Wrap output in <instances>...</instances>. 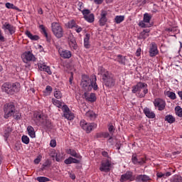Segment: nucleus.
<instances>
[{
    "label": "nucleus",
    "mask_w": 182,
    "mask_h": 182,
    "mask_svg": "<svg viewBox=\"0 0 182 182\" xmlns=\"http://www.w3.org/2000/svg\"><path fill=\"white\" fill-rule=\"evenodd\" d=\"M96 76L94 75L92 79L87 75H83L81 80V86L86 92H90L92 89L97 90V84L96 83Z\"/></svg>",
    "instance_id": "f257e3e1"
},
{
    "label": "nucleus",
    "mask_w": 182,
    "mask_h": 182,
    "mask_svg": "<svg viewBox=\"0 0 182 182\" xmlns=\"http://www.w3.org/2000/svg\"><path fill=\"white\" fill-rule=\"evenodd\" d=\"M4 119H9V117H14L16 120L21 119V113L16 111L15 105L12 102L7 103L4 107Z\"/></svg>",
    "instance_id": "f03ea898"
},
{
    "label": "nucleus",
    "mask_w": 182,
    "mask_h": 182,
    "mask_svg": "<svg viewBox=\"0 0 182 182\" xmlns=\"http://www.w3.org/2000/svg\"><path fill=\"white\" fill-rule=\"evenodd\" d=\"M1 90L7 95H15V93H18L21 90V84L19 82H5L1 86Z\"/></svg>",
    "instance_id": "7ed1b4c3"
},
{
    "label": "nucleus",
    "mask_w": 182,
    "mask_h": 182,
    "mask_svg": "<svg viewBox=\"0 0 182 182\" xmlns=\"http://www.w3.org/2000/svg\"><path fill=\"white\" fill-rule=\"evenodd\" d=\"M33 120L36 126H43V127H48L49 126V120L43 114L36 112L33 113Z\"/></svg>",
    "instance_id": "20e7f679"
},
{
    "label": "nucleus",
    "mask_w": 182,
    "mask_h": 182,
    "mask_svg": "<svg viewBox=\"0 0 182 182\" xmlns=\"http://www.w3.org/2000/svg\"><path fill=\"white\" fill-rule=\"evenodd\" d=\"M148 85L145 82H139L136 85H134L132 87V93H139V97H144L146 95L149 93V89H147ZM141 90H143V93L140 94V92H141Z\"/></svg>",
    "instance_id": "39448f33"
},
{
    "label": "nucleus",
    "mask_w": 182,
    "mask_h": 182,
    "mask_svg": "<svg viewBox=\"0 0 182 182\" xmlns=\"http://www.w3.org/2000/svg\"><path fill=\"white\" fill-rule=\"evenodd\" d=\"M51 29L53 35L55 36V38H58V39H60V38L63 37V27H62L60 23L58 22L52 23Z\"/></svg>",
    "instance_id": "423d86ee"
},
{
    "label": "nucleus",
    "mask_w": 182,
    "mask_h": 182,
    "mask_svg": "<svg viewBox=\"0 0 182 182\" xmlns=\"http://www.w3.org/2000/svg\"><path fill=\"white\" fill-rule=\"evenodd\" d=\"M80 125L86 132V133H90L92 130H95L97 127L96 123H87L85 120L82 119L80 122Z\"/></svg>",
    "instance_id": "0eeeda50"
},
{
    "label": "nucleus",
    "mask_w": 182,
    "mask_h": 182,
    "mask_svg": "<svg viewBox=\"0 0 182 182\" xmlns=\"http://www.w3.org/2000/svg\"><path fill=\"white\" fill-rule=\"evenodd\" d=\"M1 29H3L4 33H9V35H14L16 32V27L11 24L9 22H5L2 24Z\"/></svg>",
    "instance_id": "6e6552de"
},
{
    "label": "nucleus",
    "mask_w": 182,
    "mask_h": 182,
    "mask_svg": "<svg viewBox=\"0 0 182 182\" xmlns=\"http://www.w3.org/2000/svg\"><path fill=\"white\" fill-rule=\"evenodd\" d=\"M61 109L65 119H67V120H73V119H75V114L70 111L68 105H64Z\"/></svg>",
    "instance_id": "1a4fd4ad"
},
{
    "label": "nucleus",
    "mask_w": 182,
    "mask_h": 182,
    "mask_svg": "<svg viewBox=\"0 0 182 182\" xmlns=\"http://www.w3.org/2000/svg\"><path fill=\"white\" fill-rule=\"evenodd\" d=\"M102 79L103 80V83H105V86H107L108 87H112V86H114V83H116V80L110 73L105 75Z\"/></svg>",
    "instance_id": "9d476101"
},
{
    "label": "nucleus",
    "mask_w": 182,
    "mask_h": 182,
    "mask_svg": "<svg viewBox=\"0 0 182 182\" xmlns=\"http://www.w3.org/2000/svg\"><path fill=\"white\" fill-rule=\"evenodd\" d=\"M153 103L155 109H158L160 112L166 109V101L161 98H156Z\"/></svg>",
    "instance_id": "9b49d317"
},
{
    "label": "nucleus",
    "mask_w": 182,
    "mask_h": 182,
    "mask_svg": "<svg viewBox=\"0 0 182 182\" xmlns=\"http://www.w3.org/2000/svg\"><path fill=\"white\" fill-rule=\"evenodd\" d=\"M21 58L23 59V62L24 63H28V62H35L36 60V58L31 51H26L21 55Z\"/></svg>",
    "instance_id": "f8f14e48"
},
{
    "label": "nucleus",
    "mask_w": 182,
    "mask_h": 182,
    "mask_svg": "<svg viewBox=\"0 0 182 182\" xmlns=\"http://www.w3.org/2000/svg\"><path fill=\"white\" fill-rule=\"evenodd\" d=\"M112 167V161L106 159L102 161L101 165L100 166V170L104 171L105 173H109L110 171V168Z\"/></svg>",
    "instance_id": "ddd939ff"
},
{
    "label": "nucleus",
    "mask_w": 182,
    "mask_h": 182,
    "mask_svg": "<svg viewBox=\"0 0 182 182\" xmlns=\"http://www.w3.org/2000/svg\"><path fill=\"white\" fill-rule=\"evenodd\" d=\"M135 178L133 176V172L127 171L125 173L121 176L119 181L124 182V181H134Z\"/></svg>",
    "instance_id": "4468645a"
},
{
    "label": "nucleus",
    "mask_w": 182,
    "mask_h": 182,
    "mask_svg": "<svg viewBox=\"0 0 182 182\" xmlns=\"http://www.w3.org/2000/svg\"><path fill=\"white\" fill-rule=\"evenodd\" d=\"M58 53L60 58H63V59H70V58H72V52L68 50L59 48Z\"/></svg>",
    "instance_id": "2eb2a0df"
},
{
    "label": "nucleus",
    "mask_w": 182,
    "mask_h": 182,
    "mask_svg": "<svg viewBox=\"0 0 182 182\" xmlns=\"http://www.w3.org/2000/svg\"><path fill=\"white\" fill-rule=\"evenodd\" d=\"M150 21H151V16L146 13L144 14L143 21L139 22V26H141V28H149V26H147L146 23H150Z\"/></svg>",
    "instance_id": "dca6fc26"
},
{
    "label": "nucleus",
    "mask_w": 182,
    "mask_h": 182,
    "mask_svg": "<svg viewBox=\"0 0 182 182\" xmlns=\"http://www.w3.org/2000/svg\"><path fill=\"white\" fill-rule=\"evenodd\" d=\"M151 180V178L146 174L136 175L135 177L136 182H150Z\"/></svg>",
    "instance_id": "f3484780"
},
{
    "label": "nucleus",
    "mask_w": 182,
    "mask_h": 182,
    "mask_svg": "<svg viewBox=\"0 0 182 182\" xmlns=\"http://www.w3.org/2000/svg\"><path fill=\"white\" fill-rule=\"evenodd\" d=\"M149 56L154 58L159 55V49H157V45L155 43H152L149 48Z\"/></svg>",
    "instance_id": "a211bd4d"
},
{
    "label": "nucleus",
    "mask_w": 182,
    "mask_h": 182,
    "mask_svg": "<svg viewBox=\"0 0 182 182\" xmlns=\"http://www.w3.org/2000/svg\"><path fill=\"white\" fill-rule=\"evenodd\" d=\"M38 66L39 70H41L43 72H46L48 75H52L50 67L45 65V63H38Z\"/></svg>",
    "instance_id": "6ab92c4d"
},
{
    "label": "nucleus",
    "mask_w": 182,
    "mask_h": 182,
    "mask_svg": "<svg viewBox=\"0 0 182 182\" xmlns=\"http://www.w3.org/2000/svg\"><path fill=\"white\" fill-rule=\"evenodd\" d=\"M68 39L70 48H71V49H74V50H76V49H77V43H76V39L75 38V37L71 35L70 36Z\"/></svg>",
    "instance_id": "aec40b11"
},
{
    "label": "nucleus",
    "mask_w": 182,
    "mask_h": 182,
    "mask_svg": "<svg viewBox=\"0 0 182 182\" xmlns=\"http://www.w3.org/2000/svg\"><path fill=\"white\" fill-rule=\"evenodd\" d=\"M106 16H107V12L102 11L101 18L99 21L100 26H105L106 25V22H107V18Z\"/></svg>",
    "instance_id": "412c9836"
},
{
    "label": "nucleus",
    "mask_w": 182,
    "mask_h": 182,
    "mask_svg": "<svg viewBox=\"0 0 182 182\" xmlns=\"http://www.w3.org/2000/svg\"><path fill=\"white\" fill-rule=\"evenodd\" d=\"M144 113L149 119H154V117H156V114H154V112L151 111V109L148 107H145L144 109Z\"/></svg>",
    "instance_id": "4be33fe9"
},
{
    "label": "nucleus",
    "mask_w": 182,
    "mask_h": 182,
    "mask_svg": "<svg viewBox=\"0 0 182 182\" xmlns=\"http://www.w3.org/2000/svg\"><path fill=\"white\" fill-rule=\"evenodd\" d=\"M25 35L28 37L31 41H39V36L33 35L32 33H31L29 31H25Z\"/></svg>",
    "instance_id": "5701e85b"
},
{
    "label": "nucleus",
    "mask_w": 182,
    "mask_h": 182,
    "mask_svg": "<svg viewBox=\"0 0 182 182\" xmlns=\"http://www.w3.org/2000/svg\"><path fill=\"white\" fill-rule=\"evenodd\" d=\"M67 153L73 157H75V159H82V156H80L79 154H77L76 151L74 149H70L67 151Z\"/></svg>",
    "instance_id": "b1692460"
},
{
    "label": "nucleus",
    "mask_w": 182,
    "mask_h": 182,
    "mask_svg": "<svg viewBox=\"0 0 182 182\" xmlns=\"http://www.w3.org/2000/svg\"><path fill=\"white\" fill-rule=\"evenodd\" d=\"M170 176H171V172H166L165 173L163 172L156 173L157 178H167V177H170Z\"/></svg>",
    "instance_id": "393cba45"
},
{
    "label": "nucleus",
    "mask_w": 182,
    "mask_h": 182,
    "mask_svg": "<svg viewBox=\"0 0 182 182\" xmlns=\"http://www.w3.org/2000/svg\"><path fill=\"white\" fill-rule=\"evenodd\" d=\"M27 132L30 137H31V139H35V137H36V135L35 134V129L33 128V127L28 126L27 127Z\"/></svg>",
    "instance_id": "a878e982"
},
{
    "label": "nucleus",
    "mask_w": 182,
    "mask_h": 182,
    "mask_svg": "<svg viewBox=\"0 0 182 182\" xmlns=\"http://www.w3.org/2000/svg\"><path fill=\"white\" fill-rule=\"evenodd\" d=\"M89 41H90V34L87 33L85 35V38H84V46L86 48V49H89V48H90V43Z\"/></svg>",
    "instance_id": "bb28decb"
},
{
    "label": "nucleus",
    "mask_w": 182,
    "mask_h": 182,
    "mask_svg": "<svg viewBox=\"0 0 182 182\" xmlns=\"http://www.w3.org/2000/svg\"><path fill=\"white\" fill-rule=\"evenodd\" d=\"M165 96H167V97H169L171 100H176L177 99V96L176 95V93L171 91H166L164 92Z\"/></svg>",
    "instance_id": "cd10ccee"
},
{
    "label": "nucleus",
    "mask_w": 182,
    "mask_h": 182,
    "mask_svg": "<svg viewBox=\"0 0 182 182\" xmlns=\"http://www.w3.org/2000/svg\"><path fill=\"white\" fill-rule=\"evenodd\" d=\"M109 71H107L106 69L103 68V67H99L98 68V75H102V79L105 77V75H109Z\"/></svg>",
    "instance_id": "c85d7f7f"
},
{
    "label": "nucleus",
    "mask_w": 182,
    "mask_h": 182,
    "mask_svg": "<svg viewBox=\"0 0 182 182\" xmlns=\"http://www.w3.org/2000/svg\"><path fill=\"white\" fill-rule=\"evenodd\" d=\"M63 160H65V155L63 153L58 152L55 155V161L60 163Z\"/></svg>",
    "instance_id": "c756f323"
},
{
    "label": "nucleus",
    "mask_w": 182,
    "mask_h": 182,
    "mask_svg": "<svg viewBox=\"0 0 182 182\" xmlns=\"http://www.w3.org/2000/svg\"><path fill=\"white\" fill-rule=\"evenodd\" d=\"M150 33V30L146 29L144 30L139 35V37L141 39H146V38H149V33Z\"/></svg>",
    "instance_id": "7c9ffc66"
},
{
    "label": "nucleus",
    "mask_w": 182,
    "mask_h": 182,
    "mask_svg": "<svg viewBox=\"0 0 182 182\" xmlns=\"http://www.w3.org/2000/svg\"><path fill=\"white\" fill-rule=\"evenodd\" d=\"M11 133H12V128L7 127L4 131V137L6 141L8 140L9 136H11Z\"/></svg>",
    "instance_id": "2f4dec72"
},
{
    "label": "nucleus",
    "mask_w": 182,
    "mask_h": 182,
    "mask_svg": "<svg viewBox=\"0 0 182 182\" xmlns=\"http://www.w3.org/2000/svg\"><path fill=\"white\" fill-rule=\"evenodd\" d=\"M166 122H168V123H170V124L174 123L176 122V118L173 117L171 114H168L165 117Z\"/></svg>",
    "instance_id": "473e14b6"
},
{
    "label": "nucleus",
    "mask_w": 182,
    "mask_h": 182,
    "mask_svg": "<svg viewBox=\"0 0 182 182\" xmlns=\"http://www.w3.org/2000/svg\"><path fill=\"white\" fill-rule=\"evenodd\" d=\"M115 60H117L121 65H126V57H122V55H118Z\"/></svg>",
    "instance_id": "72a5a7b5"
},
{
    "label": "nucleus",
    "mask_w": 182,
    "mask_h": 182,
    "mask_svg": "<svg viewBox=\"0 0 182 182\" xmlns=\"http://www.w3.org/2000/svg\"><path fill=\"white\" fill-rule=\"evenodd\" d=\"M84 18L85 19V21L90 22V23H92V22H95V15H93V14H88V16H85Z\"/></svg>",
    "instance_id": "f704fd0d"
},
{
    "label": "nucleus",
    "mask_w": 182,
    "mask_h": 182,
    "mask_svg": "<svg viewBox=\"0 0 182 182\" xmlns=\"http://www.w3.org/2000/svg\"><path fill=\"white\" fill-rule=\"evenodd\" d=\"M52 87L50 85H47L46 90L43 91L45 96H49L52 93Z\"/></svg>",
    "instance_id": "c9c22d12"
},
{
    "label": "nucleus",
    "mask_w": 182,
    "mask_h": 182,
    "mask_svg": "<svg viewBox=\"0 0 182 182\" xmlns=\"http://www.w3.org/2000/svg\"><path fill=\"white\" fill-rule=\"evenodd\" d=\"M51 102H52L53 105H54V106H56V107H58V108L62 107V105H63L62 102H60L55 98H53L51 100Z\"/></svg>",
    "instance_id": "e433bc0d"
},
{
    "label": "nucleus",
    "mask_w": 182,
    "mask_h": 182,
    "mask_svg": "<svg viewBox=\"0 0 182 182\" xmlns=\"http://www.w3.org/2000/svg\"><path fill=\"white\" fill-rule=\"evenodd\" d=\"M175 113L178 117H182V108L180 106L175 107Z\"/></svg>",
    "instance_id": "4c0bfd02"
},
{
    "label": "nucleus",
    "mask_w": 182,
    "mask_h": 182,
    "mask_svg": "<svg viewBox=\"0 0 182 182\" xmlns=\"http://www.w3.org/2000/svg\"><path fill=\"white\" fill-rule=\"evenodd\" d=\"M85 115L87 117H90L91 120H95V118L96 117V114H95L93 111L87 112Z\"/></svg>",
    "instance_id": "58836bf2"
},
{
    "label": "nucleus",
    "mask_w": 182,
    "mask_h": 182,
    "mask_svg": "<svg viewBox=\"0 0 182 182\" xmlns=\"http://www.w3.org/2000/svg\"><path fill=\"white\" fill-rule=\"evenodd\" d=\"M124 21V16H116L114 18V22L117 23H122Z\"/></svg>",
    "instance_id": "ea45409f"
},
{
    "label": "nucleus",
    "mask_w": 182,
    "mask_h": 182,
    "mask_svg": "<svg viewBox=\"0 0 182 182\" xmlns=\"http://www.w3.org/2000/svg\"><path fill=\"white\" fill-rule=\"evenodd\" d=\"M77 24L76 23V21L75 20H71L68 21V27L69 29H73V28H75Z\"/></svg>",
    "instance_id": "a19ab883"
},
{
    "label": "nucleus",
    "mask_w": 182,
    "mask_h": 182,
    "mask_svg": "<svg viewBox=\"0 0 182 182\" xmlns=\"http://www.w3.org/2000/svg\"><path fill=\"white\" fill-rule=\"evenodd\" d=\"M171 182H182V177L178 175H175L171 179Z\"/></svg>",
    "instance_id": "79ce46f5"
},
{
    "label": "nucleus",
    "mask_w": 182,
    "mask_h": 182,
    "mask_svg": "<svg viewBox=\"0 0 182 182\" xmlns=\"http://www.w3.org/2000/svg\"><path fill=\"white\" fill-rule=\"evenodd\" d=\"M89 102H96V95L95 93H91L87 97Z\"/></svg>",
    "instance_id": "37998d69"
},
{
    "label": "nucleus",
    "mask_w": 182,
    "mask_h": 182,
    "mask_svg": "<svg viewBox=\"0 0 182 182\" xmlns=\"http://www.w3.org/2000/svg\"><path fill=\"white\" fill-rule=\"evenodd\" d=\"M54 97H55V99H60L63 97L62 92L60 90L55 89L54 91Z\"/></svg>",
    "instance_id": "c03bdc74"
},
{
    "label": "nucleus",
    "mask_w": 182,
    "mask_h": 182,
    "mask_svg": "<svg viewBox=\"0 0 182 182\" xmlns=\"http://www.w3.org/2000/svg\"><path fill=\"white\" fill-rule=\"evenodd\" d=\"M21 141L24 143V144H29V137L26 135H23L21 137Z\"/></svg>",
    "instance_id": "a18cd8bd"
},
{
    "label": "nucleus",
    "mask_w": 182,
    "mask_h": 182,
    "mask_svg": "<svg viewBox=\"0 0 182 182\" xmlns=\"http://www.w3.org/2000/svg\"><path fill=\"white\" fill-rule=\"evenodd\" d=\"M37 181L39 182H48L49 181V178L45 177V176H39L37 177Z\"/></svg>",
    "instance_id": "49530a36"
},
{
    "label": "nucleus",
    "mask_w": 182,
    "mask_h": 182,
    "mask_svg": "<svg viewBox=\"0 0 182 182\" xmlns=\"http://www.w3.org/2000/svg\"><path fill=\"white\" fill-rule=\"evenodd\" d=\"M39 28H40V29H41V31H43V33H44V36H46V38H48V33L46 32V29L45 28V26L40 25Z\"/></svg>",
    "instance_id": "de8ad7c7"
},
{
    "label": "nucleus",
    "mask_w": 182,
    "mask_h": 182,
    "mask_svg": "<svg viewBox=\"0 0 182 182\" xmlns=\"http://www.w3.org/2000/svg\"><path fill=\"white\" fill-rule=\"evenodd\" d=\"M75 32H77V33H80V32H82L83 31V28H82L81 26H75Z\"/></svg>",
    "instance_id": "09e8293b"
},
{
    "label": "nucleus",
    "mask_w": 182,
    "mask_h": 182,
    "mask_svg": "<svg viewBox=\"0 0 182 182\" xmlns=\"http://www.w3.org/2000/svg\"><path fill=\"white\" fill-rule=\"evenodd\" d=\"M144 163H146V157H141L138 159V164L141 166L142 164H144Z\"/></svg>",
    "instance_id": "8fccbe9b"
},
{
    "label": "nucleus",
    "mask_w": 182,
    "mask_h": 182,
    "mask_svg": "<svg viewBox=\"0 0 182 182\" xmlns=\"http://www.w3.org/2000/svg\"><path fill=\"white\" fill-rule=\"evenodd\" d=\"M132 163H134V164H138L139 159H137V156H136V155L132 156Z\"/></svg>",
    "instance_id": "3c124183"
},
{
    "label": "nucleus",
    "mask_w": 182,
    "mask_h": 182,
    "mask_svg": "<svg viewBox=\"0 0 182 182\" xmlns=\"http://www.w3.org/2000/svg\"><path fill=\"white\" fill-rule=\"evenodd\" d=\"M21 144L18 142L14 144V150H16V151H19V150H21Z\"/></svg>",
    "instance_id": "603ef678"
},
{
    "label": "nucleus",
    "mask_w": 182,
    "mask_h": 182,
    "mask_svg": "<svg viewBox=\"0 0 182 182\" xmlns=\"http://www.w3.org/2000/svg\"><path fill=\"white\" fill-rule=\"evenodd\" d=\"M65 164H72V157L70 156L64 161Z\"/></svg>",
    "instance_id": "864d4df0"
},
{
    "label": "nucleus",
    "mask_w": 182,
    "mask_h": 182,
    "mask_svg": "<svg viewBox=\"0 0 182 182\" xmlns=\"http://www.w3.org/2000/svg\"><path fill=\"white\" fill-rule=\"evenodd\" d=\"M14 6H15L14 5V4H11V3H6V7H7L8 9H14Z\"/></svg>",
    "instance_id": "5fc2aeb1"
},
{
    "label": "nucleus",
    "mask_w": 182,
    "mask_h": 182,
    "mask_svg": "<svg viewBox=\"0 0 182 182\" xmlns=\"http://www.w3.org/2000/svg\"><path fill=\"white\" fill-rule=\"evenodd\" d=\"M41 159H42V156H38V157L34 160V164H39V163H41Z\"/></svg>",
    "instance_id": "6e6d98bb"
},
{
    "label": "nucleus",
    "mask_w": 182,
    "mask_h": 182,
    "mask_svg": "<svg viewBox=\"0 0 182 182\" xmlns=\"http://www.w3.org/2000/svg\"><path fill=\"white\" fill-rule=\"evenodd\" d=\"M0 42H5V37L2 34V30L0 29Z\"/></svg>",
    "instance_id": "4d7b16f0"
},
{
    "label": "nucleus",
    "mask_w": 182,
    "mask_h": 182,
    "mask_svg": "<svg viewBox=\"0 0 182 182\" xmlns=\"http://www.w3.org/2000/svg\"><path fill=\"white\" fill-rule=\"evenodd\" d=\"M90 14V11L89 10H83L82 11V14L84 15V18H85V16H89Z\"/></svg>",
    "instance_id": "13d9d810"
},
{
    "label": "nucleus",
    "mask_w": 182,
    "mask_h": 182,
    "mask_svg": "<svg viewBox=\"0 0 182 182\" xmlns=\"http://www.w3.org/2000/svg\"><path fill=\"white\" fill-rule=\"evenodd\" d=\"M50 147H56V141L55 140H51L50 142Z\"/></svg>",
    "instance_id": "bf43d9fd"
},
{
    "label": "nucleus",
    "mask_w": 182,
    "mask_h": 182,
    "mask_svg": "<svg viewBox=\"0 0 182 182\" xmlns=\"http://www.w3.org/2000/svg\"><path fill=\"white\" fill-rule=\"evenodd\" d=\"M140 55H141V48H139L136 51V56L139 57Z\"/></svg>",
    "instance_id": "052dcab7"
},
{
    "label": "nucleus",
    "mask_w": 182,
    "mask_h": 182,
    "mask_svg": "<svg viewBox=\"0 0 182 182\" xmlns=\"http://www.w3.org/2000/svg\"><path fill=\"white\" fill-rule=\"evenodd\" d=\"M79 164L80 163V161L76 159L72 158V164Z\"/></svg>",
    "instance_id": "680f3d73"
},
{
    "label": "nucleus",
    "mask_w": 182,
    "mask_h": 182,
    "mask_svg": "<svg viewBox=\"0 0 182 182\" xmlns=\"http://www.w3.org/2000/svg\"><path fill=\"white\" fill-rule=\"evenodd\" d=\"M108 130L109 133H113V132H114V127H113V125H110L108 128Z\"/></svg>",
    "instance_id": "e2e57ef3"
},
{
    "label": "nucleus",
    "mask_w": 182,
    "mask_h": 182,
    "mask_svg": "<svg viewBox=\"0 0 182 182\" xmlns=\"http://www.w3.org/2000/svg\"><path fill=\"white\" fill-rule=\"evenodd\" d=\"M103 134H104V132L97 133V134H96V137H97V139H100V138L103 137Z\"/></svg>",
    "instance_id": "0e129e2a"
},
{
    "label": "nucleus",
    "mask_w": 182,
    "mask_h": 182,
    "mask_svg": "<svg viewBox=\"0 0 182 182\" xmlns=\"http://www.w3.org/2000/svg\"><path fill=\"white\" fill-rule=\"evenodd\" d=\"M105 0H94L95 4H97V5H100L101 4H103V1Z\"/></svg>",
    "instance_id": "69168bd1"
},
{
    "label": "nucleus",
    "mask_w": 182,
    "mask_h": 182,
    "mask_svg": "<svg viewBox=\"0 0 182 182\" xmlns=\"http://www.w3.org/2000/svg\"><path fill=\"white\" fill-rule=\"evenodd\" d=\"M72 82H73V73H71V75L69 79L70 85H72Z\"/></svg>",
    "instance_id": "338daca9"
},
{
    "label": "nucleus",
    "mask_w": 182,
    "mask_h": 182,
    "mask_svg": "<svg viewBox=\"0 0 182 182\" xmlns=\"http://www.w3.org/2000/svg\"><path fill=\"white\" fill-rule=\"evenodd\" d=\"M102 155L104 157H109V154L107 153V151H102Z\"/></svg>",
    "instance_id": "774afa93"
}]
</instances>
